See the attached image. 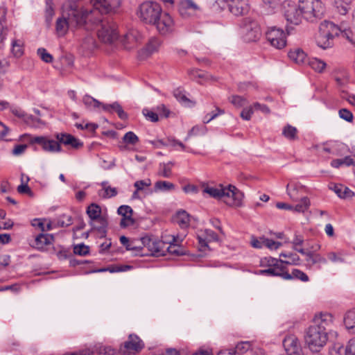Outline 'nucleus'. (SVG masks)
Segmentation results:
<instances>
[{"label": "nucleus", "instance_id": "nucleus-37", "mask_svg": "<svg viewBox=\"0 0 355 355\" xmlns=\"http://www.w3.org/2000/svg\"><path fill=\"white\" fill-rule=\"evenodd\" d=\"M297 128L289 124L285 125L282 129V135L284 137L291 141L297 139Z\"/></svg>", "mask_w": 355, "mask_h": 355}, {"label": "nucleus", "instance_id": "nucleus-45", "mask_svg": "<svg viewBox=\"0 0 355 355\" xmlns=\"http://www.w3.org/2000/svg\"><path fill=\"white\" fill-rule=\"evenodd\" d=\"M157 143H159L161 145L164 146H180L182 150H184L186 149V146L184 144H183L181 141L175 139V138L169 137L167 138L166 141L164 140H159L157 141Z\"/></svg>", "mask_w": 355, "mask_h": 355}, {"label": "nucleus", "instance_id": "nucleus-53", "mask_svg": "<svg viewBox=\"0 0 355 355\" xmlns=\"http://www.w3.org/2000/svg\"><path fill=\"white\" fill-rule=\"evenodd\" d=\"M82 47L87 50L91 51L96 47L95 40L92 35H87L82 42Z\"/></svg>", "mask_w": 355, "mask_h": 355}, {"label": "nucleus", "instance_id": "nucleus-29", "mask_svg": "<svg viewBox=\"0 0 355 355\" xmlns=\"http://www.w3.org/2000/svg\"><path fill=\"white\" fill-rule=\"evenodd\" d=\"M343 322L346 329L349 332L355 334V308L345 313Z\"/></svg>", "mask_w": 355, "mask_h": 355}, {"label": "nucleus", "instance_id": "nucleus-8", "mask_svg": "<svg viewBox=\"0 0 355 355\" xmlns=\"http://www.w3.org/2000/svg\"><path fill=\"white\" fill-rule=\"evenodd\" d=\"M243 37L248 42H256L261 36V31L257 22L250 18H244L240 22Z\"/></svg>", "mask_w": 355, "mask_h": 355}, {"label": "nucleus", "instance_id": "nucleus-57", "mask_svg": "<svg viewBox=\"0 0 355 355\" xmlns=\"http://www.w3.org/2000/svg\"><path fill=\"white\" fill-rule=\"evenodd\" d=\"M329 352L331 355H345V346L339 343H334Z\"/></svg>", "mask_w": 355, "mask_h": 355}, {"label": "nucleus", "instance_id": "nucleus-14", "mask_svg": "<svg viewBox=\"0 0 355 355\" xmlns=\"http://www.w3.org/2000/svg\"><path fill=\"white\" fill-rule=\"evenodd\" d=\"M283 346L288 355L302 354L300 343L294 335L287 336L283 340Z\"/></svg>", "mask_w": 355, "mask_h": 355}, {"label": "nucleus", "instance_id": "nucleus-40", "mask_svg": "<svg viewBox=\"0 0 355 355\" xmlns=\"http://www.w3.org/2000/svg\"><path fill=\"white\" fill-rule=\"evenodd\" d=\"M308 63L313 69L319 73H322L327 66V64L323 60L315 58L309 59Z\"/></svg>", "mask_w": 355, "mask_h": 355}, {"label": "nucleus", "instance_id": "nucleus-7", "mask_svg": "<svg viewBox=\"0 0 355 355\" xmlns=\"http://www.w3.org/2000/svg\"><path fill=\"white\" fill-rule=\"evenodd\" d=\"M162 13L159 3L154 1H145L139 6V17L146 24H153Z\"/></svg>", "mask_w": 355, "mask_h": 355}, {"label": "nucleus", "instance_id": "nucleus-20", "mask_svg": "<svg viewBox=\"0 0 355 355\" xmlns=\"http://www.w3.org/2000/svg\"><path fill=\"white\" fill-rule=\"evenodd\" d=\"M140 34L136 30L128 32L122 39L125 48L130 49L135 46L140 40Z\"/></svg>", "mask_w": 355, "mask_h": 355}, {"label": "nucleus", "instance_id": "nucleus-24", "mask_svg": "<svg viewBox=\"0 0 355 355\" xmlns=\"http://www.w3.org/2000/svg\"><path fill=\"white\" fill-rule=\"evenodd\" d=\"M289 59L297 64H304L307 61V55L300 48H295L288 53Z\"/></svg>", "mask_w": 355, "mask_h": 355}, {"label": "nucleus", "instance_id": "nucleus-51", "mask_svg": "<svg viewBox=\"0 0 355 355\" xmlns=\"http://www.w3.org/2000/svg\"><path fill=\"white\" fill-rule=\"evenodd\" d=\"M12 51L15 56L20 57L23 54V42L20 40H15L12 44Z\"/></svg>", "mask_w": 355, "mask_h": 355}, {"label": "nucleus", "instance_id": "nucleus-49", "mask_svg": "<svg viewBox=\"0 0 355 355\" xmlns=\"http://www.w3.org/2000/svg\"><path fill=\"white\" fill-rule=\"evenodd\" d=\"M54 15V10L53 7L52 0H46L45 17L48 24H51L53 16Z\"/></svg>", "mask_w": 355, "mask_h": 355}, {"label": "nucleus", "instance_id": "nucleus-1", "mask_svg": "<svg viewBox=\"0 0 355 355\" xmlns=\"http://www.w3.org/2000/svg\"><path fill=\"white\" fill-rule=\"evenodd\" d=\"M98 26L100 28L97 31V35L103 42L112 44L118 39L119 34L115 22L108 17H94V15L91 13L87 17L85 29L89 31Z\"/></svg>", "mask_w": 355, "mask_h": 355}, {"label": "nucleus", "instance_id": "nucleus-36", "mask_svg": "<svg viewBox=\"0 0 355 355\" xmlns=\"http://www.w3.org/2000/svg\"><path fill=\"white\" fill-rule=\"evenodd\" d=\"M175 220L181 227H187L189 225V215L184 210L179 211L175 216Z\"/></svg>", "mask_w": 355, "mask_h": 355}, {"label": "nucleus", "instance_id": "nucleus-47", "mask_svg": "<svg viewBox=\"0 0 355 355\" xmlns=\"http://www.w3.org/2000/svg\"><path fill=\"white\" fill-rule=\"evenodd\" d=\"M90 225L92 226V228L93 230H96L98 231L101 237L105 236L106 233H107V220L106 218H105V227H103V230H101V228H100L101 226V223L98 220L90 221Z\"/></svg>", "mask_w": 355, "mask_h": 355}, {"label": "nucleus", "instance_id": "nucleus-59", "mask_svg": "<svg viewBox=\"0 0 355 355\" xmlns=\"http://www.w3.org/2000/svg\"><path fill=\"white\" fill-rule=\"evenodd\" d=\"M71 135L66 134V133H58L55 135V138L60 143V145L64 144L65 146H69L70 144V139H71Z\"/></svg>", "mask_w": 355, "mask_h": 355}, {"label": "nucleus", "instance_id": "nucleus-5", "mask_svg": "<svg viewBox=\"0 0 355 355\" xmlns=\"http://www.w3.org/2000/svg\"><path fill=\"white\" fill-rule=\"evenodd\" d=\"M327 333L316 325L311 324L306 330L305 341L312 351L318 352L327 343Z\"/></svg>", "mask_w": 355, "mask_h": 355}, {"label": "nucleus", "instance_id": "nucleus-58", "mask_svg": "<svg viewBox=\"0 0 355 355\" xmlns=\"http://www.w3.org/2000/svg\"><path fill=\"white\" fill-rule=\"evenodd\" d=\"M37 55L42 61L46 63H51L53 61V56L49 53L44 48H40L37 49Z\"/></svg>", "mask_w": 355, "mask_h": 355}, {"label": "nucleus", "instance_id": "nucleus-32", "mask_svg": "<svg viewBox=\"0 0 355 355\" xmlns=\"http://www.w3.org/2000/svg\"><path fill=\"white\" fill-rule=\"evenodd\" d=\"M334 3L337 11L343 15H346L351 8V0H334Z\"/></svg>", "mask_w": 355, "mask_h": 355}, {"label": "nucleus", "instance_id": "nucleus-16", "mask_svg": "<svg viewBox=\"0 0 355 355\" xmlns=\"http://www.w3.org/2000/svg\"><path fill=\"white\" fill-rule=\"evenodd\" d=\"M117 212L119 215L123 216L120 223L122 227H126L135 223V220L132 217L133 211L130 206L121 205L118 208Z\"/></svg>", "mask_w": 355, "mask_h": 355}, {"label": "nucleus", "instance_id": "nucleus-33", "mask_svg": "<svg viewBox=\"0 0 355 355\" xmlns=\"http://www.w3.org/2000/svg\"><path fill=\"white\" fill-rule=\"evenodd\" d=\"M306 261L307 262L309 266H312L315 264L318 263H327V259L323 257L320 254H314L313 252H310L307 254V258H306Z\"/></svg>", "mask_w": 355, "mask_h": 355}, {"label": "nucleus", "instance_id": "nucleus-26", "mask_svg": "<svg viewBox=\"0 0 355 355\" xmlns=\"http://www.w3.org/2000/svg\"><path fill=\"white\" fill-rule=\"evenodd\" d=\"M198 9V6L191 0H182L179 5V12L182 17L191 15Z\"/></svg>", "mask_w": 355, "mask_h": 355}, {"label": "nucleus", "instance_id": "nucleus-23", "mask_svg": "<svg viewBox=\"0 0 355 355\" xmlns=\"http://www.w3.org/2000/svg\"><path fill=\"white\" fill-rule=\"evenodd\" d=\"M230 12L234 15H243L249 11V6L244 1H232L229 5Z\"/></svg>", "mask_w": 355, "mask_h": 355}, {"label": "nucleus", "instance_id": "nucleus-22", "mask_svg": "<svg viewBox=\"0 0 355 355\" xmlns=\"http://www.w3.org/2000/svg\"><path fill=\"white\" fill-rule=\"evenodd\" d=\"M123 347L128 351L138 352L144 347V343L137 336L130 334L128 340L123 343Z\"/></svg>", "mask_w": 355, "mask_h": 355}, {"label": "nucleus", "instance_id": "nucleus-44", "mask_svg": "<svg viewBox=\"0 0 355 355\" xmlns=\"http://www.w3.org/2000/svg\"><path fill=\"white\" fill-rule=\"evenodd\" d=\"M175 189V184L166 181H157L155 184V191H168Z\"/></svg>", "mask_w": 355, "mask_h": 355}, {"label": "nucleus", "instance_id": "nucleus-2", "mask_svg": "<svg viewBox=\"0 0 355 355\" xmlns=\"http://www.w3.org/2000/svg\"><path fill=\"white\" fill-rule=\"evenodd\" d=\"M87 17L84 10H71L68 17H60L56 21L55 31L59 37L64 36L70 28H80L85 27Z\"/></svg>", "mask_w": 355, "mask_h": 355}, {"label": "nucleus", "instance_id": "nucleus-34", "mask_svg": "<svg viewBox=\"0 0 355 355\" xmlns=\"http://www.w3.org/2000/svg\"><path fill=\"white\" fill-rule=\"evenodd\" d=\"M301 189H302V186L297 183L288 184L286 186L287 193L294 201H297L298 200V193Z\"/></svg>", "mask_w": 355, "mask_h": 355}, {"label": "nucleus", "instance_id": "nucleus-18", "mask_svg": "<svg viewBox=\"0 0 355 355\" xmlns=\"http://www.w3.org/2000/svg\"><path fill=\"white\" fill-rule=\"evenodd\" d=\"M313 324L323 329L326 331L333 324V316L329 313H321L315 315L313 321Z\"/></svg>", "mask_w": 355, "mask_h": 355}, {"label": "nucleus", "instance_id": "nucleus-46", "mask_svg": "<svg viewBox=\"0 0 355 355\" xmlns=\"http://www.w3.org/2000/svg\"><path fill=\"white\" fill-rule=\"evenodd\" d=\"M123 143L132 146L139 142V137L132 131L126 132L122 138Z\"/></svg>", "mask_w": 355, "mask_h": 355}, {"label": "nucleus", "instance_id": "nucleus-3", "mask_svg": "<svg viewBox=\"0 0 355 355\" xmlns=\"http://www.w3.org/2000/svg\"><path fill=\"white\" fill-rule=\"evenodd\" d=\"M202 193L208 194L209 196L217 199L223 197L232 198V202H227L230 205L240 206L243 198V194L236 187L229 185L228 187H223L222 185L218 187H203Z\"/></svg>", "mask_w": 355, "mask_h": 355}, {"label": "nucleus", "instance_id": "nucleus-25", "mask_svg": "<svg viewBox=\"0 0 355 355\" xmlns=\"http://www.w3.org/2000/svg\"><path fill=\"white\" fill-rule=\"evenodd\" d=\"M53 241V236L51 234H40L34 241L33 246L37 250H43L46 245H49Z\"/></svg>", "mask_w": 355, "mask_h": 355}, {"label": "nucleus", "instance_id": "nucleus-55", "mask_svg": "<svg viewBox=\"0 0 355 355\" xmlns=\"http://www.w3.org/2000/svg\"><path fill=\"white\" fill-rule=\"evenodd\" d=\"M229 101L237 107H243L247 103V100L245 98L237 95L230 96Z\"/></svg>", "mask_w": 355, "mask_h": 355}, {"label": "nucleus", "instance_id": "nucleus-60", "mask_svg": "<svg viewBox=\"0 0 355 355\" xmlns=\"http://www.w3.org/2000/svg\"><path fill=\"white\" fill-rule=\"evenodd\" d=\"M72 224V218L71 216L63 214L57 221V225L59 227H68Z\"/></svg>", "mask_w": 355, "mask_h": 355}, {"label": "nucleus", "instance_id": "nucleus-56", "mask_svg": "<svg viewBox=\"0 0 355 355\" xmlns=\"http://www.w3.org/2000/svg\"><path fill=\"white\" fill-rule=\"evenodd\" d=\"M225 113V111L219 107H216L215 111H213L210 113H208L206 114V116L204 117L203 123H208L211 120L216 118L218 115L223 114Z\"/></svg>", "mask_w": 355, "mask_h": 355}, {"label": "nucleus", "instance_id": "nucleus-61", "mask_svg": "<svg viewBox=\"0 0 355 355\" xmlns=\"http://www.w3.org/2000/svg\"><path fill=\"white\" fill-rule=\"evenodd\" d=\"M263 242H264L263 247L265 246L270 250H277L279 247L282 246V243L278 242V241H275L272 239H269L266 237L263 239Z\"/></svg>", "mask_w": 355, "mask_h": 355}, {"label": "nucleus", "instance_id": "nucleus-38", "mask_svg": "<svg viewBox=\"0 0 355 355\" xmlns=\"http://www.w3.org/2000/svg\"><path fill=\"white\" fill-rule=\"evenodd\" d=\"M173 165L174 163L172 162L159 164L158 175L166 178H170L172 175L171 168Z\"/></svg>", "mask_w": 355, "mask_h": 355}, {"label": "nucleus", "instance_id": "nucleus-27", "mask_svg": "<svg viewBox=\"0 0 355 355\" xmlns=\"http://www.w3.org/2000/svg\"><path fill=\"white\" fill-rule=\"evenodd\" d=\"M102 108L104 111L109 113H113L114 112H116L119 117L122 120L128 119L127 113L124 112L122 107L118 102H114L112 104H103L102 105Z\"/></svg>", "mask_w": 355, "mask_h": 355}, {"label": "nucleus", "instance_id": "nucleus-19", "mask_svg": "<svg viewBox=\"0 0 355 355\" xmlns=\"http://www.w3.org/2000/svg\"><path fill=\"white\" fill-rule=\"evenodd\" d=\"M198 243L200 250H204L208 247V243L211 241H217L218 235L211 230H205L202 235L198 236Z\"/></svg>", "mask_w": 355, "mask_h": 355}, {"label": "nucleus", "instance_id": "nucleus-64", "mask_svg": "<svg viewBox=\"0 0 355 355\" xmlns=\"http://www.w3.org/2000/svg\"><path fill=\"white\" fill-rule=\"evenodd\" d=\"M345 355H355V338L350 339L345 345Z\"/></svg>", "mask_w": 355, "mask_h": 355}, {"label": "nucleus", "instance_id": "nucleus-50", "mask_svg": "<svg viewBox=\"0 0 355 355\" xmlns=\"http://www.w3.org/2000/svg\"><path fill=\"white\" fill-rule=\"evenodd\" d=\"M290 276L291 277V280L297 279L301 280L302 282H306L309 279L308 275L299 269H293L292 272L290 273Z\"/></svg>", "mask_w": 355, "mask_h": 355}, {"label": "nucleus", "instance_id": "nucleus-21", "mask_svg": "<svg viewBox=\"0 0 355 355\" xmlns=\"http://www.w3.org/2000/svg\"><path fill=\"white\" fill-rule=\"evenodd\" d=\"M285 17L288 21L293 24H299L301 22L302 13L297 6H291L285 12Z\"/></svg>", "mask_w": 355, "mask_h": 355}, {"label": "nucleus", "instance_id": "nucleus-12", "mask_svg": "<svg viewBox=\"0 0 355 355\" xmlns=\"http://www.w3.org/2000/svg\"><path fill=\"white\" fill-rule=\"evenodd\" d=\"M334 24L332 23H327L326 26H322L320 28L319 33L316 36L317 45L325 49L331 46V40L334 37L333 33Z\"/></svg>", "mask_w": 355, "mask_h": 355}, {"label": "nucleus", "instance_id": "nucleus-48", "mask_svg": "<svg viewBox=\"0 0 355 355\" xmlns=\"http://www.w3.org/2000/svg\"><path fill=\"white\" fill-rule=\"evenodd\" d=\"M83 101L85 106L88 108H96L100 106L102 107V105H103V103L88 95H86L83 97Z\"/></svg>", "mask_w": 355, "mask_h": 355}, {"label": "nucleus", "instance_id": "nucleus-42", "mask_svg": "<svg viewBox=\"0 0 355 355\" xmlns=\"http://www.w3.org/2000/svg\"><path fill=\"white\" fill-rule=\"evenodd\" d=\"M328 259L332 263H341L345 262L344 254L342 251L339 252H329L327 254Z\"/></svg>", "mask_w": 355, "mask_h": 355}, {"label": "nucleus", "instance_id": "nucleus-13", "mask_svg": "<svg viewBox=\"0 0 355 355\" xmlns=\"http://www.w3.org/2000/svg\"><path fill=\"white\" fill-rule=\"evenodd\" d=\"M38 144L42 146L43 150L49 153L61 152L62 148L58 141L50 139L46 137L38 136L30 137V144Z\"/></svg>", "mask_w": 355, "mask_h": 355}, {"label": "nucleus", "instance_id": "nucleus-62", "mask_svg": "<svg viewBox=\"0 0 355 355\" xmlns=\"http://www.w3.org/2000/svg\"><path fill=\"white\" fill-rule=\"evenodd\" d=\"M73 252L76 254L85 256L89 253V247L84 244L77 245L73 248Z\"/></svg>", "mask_w": 355, "mask_h": 355}, {"label": "nucleus", "instance_id": "nucleus-43", "mask_svg": "<svg viewBox=\"0 0 355 355\" xmlns=\"http://www.w3.org/2000/svg\"><path fill=\"white\" fill-rule=\"evenodd\" d=\"M96 355H119V354L110 346L101 345L96 347Z\"/></svg>", "mask_w": 355, "mask_h": 355}, {"label": "nucleus", "instance_id": "nucleus-17", "mask_svg": "<svg viewBox=\"0 0 355 355\" xmlns=\"http://www.w3.org/2000/svg\"><path fill=\"white\" fill-rule=\"evenodd\" d=\"M86 213L90 218L91 221L98 220L101 223L100 228L103 230V227L105 225V216L101 215V208L96 203H92L87 207Z\"/></svg>", "mask_w": 355, "mask_h": 355}, {"label": "nucleus", "instance_id": "nucleus-10", "mask_svg": "<svg viewBox=\"0 0 355 355\" xmlns=\"http://www.w3.org/2000/svg\"><path fill=\"white\" fill-rule=\"evenodd\" d=\"M153 25L156 26L159 33L164 36L171 35L175 29L173 19L167 12H162Z\"/></svg>", "mask_w": 355, "mask_h": 355}, {"label": "nucleus", "instance_id": "nucleus-63", "mask_svg": "<svg viewBox=\"0 0 355 355\" xmlns=\"http://www.w3.org/2000/svg\"><path fill=\"white\" fill-rule=\"evenodd\" d=\"M339 116L348 122H351L353 120L352 113L345 108H343L339 110Z\"/></svg>", "mask_w": 355, "mask_h": 355}, {"label": "nucleus", "instance_id": "nucleus-35", "mask_svg": "<svg viewBox=\"0 0 355 355\" xmlns=\"http://www.w3.org/2000/svg\"><path fill=\"white\" fill-rule=\"evenodd\" d=\"M339 31L343 37H345L349 42L354 44L355 39L354 37V33L350 28H347L344 24H341V25L338 26H336L334 25V30Z\"/></svg>", "mask_w": 355, "mask_h": 355}, {"label": "nucleus", "instance_id": "nucleus-15", "mask_svg": "<svg viewBox=\"0 0 355 355\" xmlns=\"http://www.w3.org/2000/svg\"><path fill=\"white\" fill-rule=\"evenodd\" d=\"M268 266H274L276 276L280 277L285 280H291L290 273L288 272L284 260L274 258H269L267 261Z\"/></svg>", "mask_w": 355, "mask_h": 355}, {"label": "nucleus", "instance_id": "nucleus-9", "mask_svg": "<svg viewBox=\"0 0 355 355\" xmlns=\"http://www.w3.org/2000/svg\"><path fill=\"white\" fill-rule=\"evenodd\" d=\"M121 0H92L94 10L88 12L84 10L85 16L88 17L91 13L94 15V17H96L98 13L108 14L114 12L120 6Z\"/></svg>", "mask_w": 355, "mask_h": 355}, {"label": "nucleus", "instance_id": "nucleus-54", "mask_svg": "<svg viewBox=\"0 0 355 355\" xmlns=\"http://www.w3.org/2000/svg\"><path fill=\"white\" fill-rule=\"evenodd\" d=\"M310 206V200L307 197L301 199L300 204L295 206L294 209L297 212H304Z\"/></svg>", "mask_w": 355, "mask_h": 355}, {"label": "nucleus", "instance_id": "nucleus-28", "mask_svg": "<svg viewBox=\"0 0 355 355\" xmlns=\"http://www.w3.org/2000/svg\"><path fill=\"white\" fill-rule=\"evenodd\" d=\"M6 15V9L3 7H0V48L3 45L8 32Z\"/></svg>", "mask_w": 355, "mask_h": 355}, {"label": "nucleus", "instance_id": "nucleus-41", "mask_svg": "<svg viewBox=\"0 0 355 355\" xmlns=\"http://www.w3.org/2000/svg\"><path fill=\"white\" fill-rule=\"evenodd\" d=\"M252 348V344L249 341H242L237 344L234 351H232L234 354L242 355Z\"/></svg>", "mask_w": 355, "mask_h": 355}, {"label": "nucleus", "instance_id": "nucleus-30", "mask_svg": "<svg viewBox=\"0 0 355 355\" xmlns=\"http://www.w3.org/2000/svg\"><path fill=\"white\" fill-rule=\"evenodd\" d=\"M103 189L98 191V195L103 198H109L117 195V190L115 187H111L107 185V182L101 183Z\"/></svg>", "mask_w": 355, "mask_h": 355}, {"label": "nucleus", "instance_id": "nucleus-6", "mask_svg": "<svg viewBox=\"0 0 355 355\" xmlns=\"http://www.w3.org/2000/svg\"><path fill=\"white\" fill-rule=\"evenodd\" d=\"M299 9L306 20L314 21L324 13V6L320 0H299Z\"/></svg>", "mask_w": 355, "mask_h": 355}, {"label": "nucleus", "instance_id": "nucleus-31", "mask_svg": "<svg viewBox=\"0 0 355 355\" xmlns=\"http://www.w3.org/2000/svg\"><path fill=\"white\" fill-rule=\"evenodd\" d=\"M162 44V42L160 40H159L157 37H152L149 40L148 42L147 43L144 51L146 52V55H150L156 51H158L159 48L160 47Z\"/></svg>", "mask_w": 355, "mask_h": 355}, {"label": "nucleus", "instance_id": "nucleus-52", "mask_svg": "<svg viewBox=\"0 0 355 355\" xmlns=\"http://www.w3.org/2000/svg\"><path fill=\"white\" fill-rule=\"evenodd\" d=\"M8 62L3 56L0 55V89L3 87L2 76L5 75L8 68Z\"/></svg>", "mask_w": 355, "mask_h": 355}, {"label": "nucleus", "instance_id": "nucleus-4", "mask_svg": "<svg viewBox=\"0 0 355 355\" xmlns=\"http://www.w3.org/2000/svg\"><path fill=\"white\" fill-rule=\"evenodd\" d=\"M141 242L143 246L147 248L153 254L164 255L166 252L175 254H181L179 246L177 245L178 240L175 236H173L172 241H169L168 243L153 239L148 236L141 238Z\"/></svg>", "mask_w": 355, "mask_h": 355}, {"label": "nucleus", "instance_id": "nucleus-11", "mask_svg": "<svg viewBox=\"0 0 355 355\" xmlns=\"http://www.w3.org/2000/svg\"><path fill=\"white\" fill-rule=\"evenodd\" d=\"M266 39L273 47L282 49L286 45V34L282 28L270 27L266 33Z\"/></svg>", "mask_w": 355, "mask_h": 355}, {"label": "nucleus", "instance_id": "nucleus-39", "mask_svg": "<svg viewBox=\"0 0 355 355\" xmlns=\"http://www.w3.org/2000/svg\"><path fill=\"white\" fill-rule=\"evenodd\" d=\"M279 257L289 259L288 261L284 260L286 265L298 266L300 264V258L297 254L282 252Z\"/></svg>", "mask_w": 355, "mask_h": 355}]
</instances>
